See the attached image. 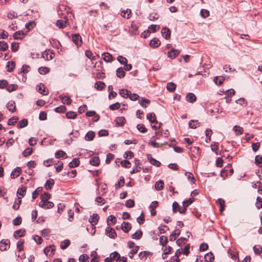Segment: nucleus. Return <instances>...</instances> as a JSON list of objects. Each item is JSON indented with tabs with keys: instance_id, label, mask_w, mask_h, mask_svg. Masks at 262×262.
Here are the masks:
<instances>
[{
	"instance_id": "obj_58",
	"label": "nucleus",
	"mask_w": 262,
	"mask_h": 262,
	"mask_svg": "<svg viewBox=\"0 0 262 262\" xmlns=\"http://www.w3.org/2000/svg\"><path fill=\"white\" fill-rule=\"evenodd\" d=\"M51 198V194L47 192H45L43 194L41 195L40 199L41 201H48Z\"/></svg>"
},
{
	"instance_id": "obj_35",
	"label": "nucleus",
	"mask_w": 262,
	"mask_h": 262,
	"mask_svg": "<svg viewBox=\"0 0 262 262\" xmlns=\"http://www.w3.org/2000/svg\"><path fill=\"white\" fill-rule=\"evenodd\" d=\"M225 78L224 77L216 76L214 78L213 81L217 85H221L223 83Z\"/></svg>"
},
{
	"instance_id": "obj_21",
	"label": "nucleus",
	"mask_w": 262,
	"mask_h": 262,
	"mask_svg": "<svg viewBox=\"0 0 262 262\" xmlns=\"http://www.w3.org/2000/svg\"><path fill=\"white\" fill-rule=\"evenodd\" d=\"M80 164V161L78 158H74L72 161L69 163V166L70 168H74L78 166Z\"/></svg>"
},
{
	"instance_id": "obj_4",
	"label": "nucleus",
	"mask_w": 262,
	"mask_h": 262,
	"mask_svg": "<svg viewBox=\"0 0 262 262\" xmlns=\"http://www.w3.org/2000/svg\"><path fill=\"white\" fill-rule=\"evenodd\" d=\"M39 206L45 209H50L53 207L54 203L48 201H41L39 203Z\"/></svg>"
},
{
	"instance_id": "obj_17",
	"label": "nucleus",
	"mask_w": 262,
	"mask_h": 262,
	"mask_svg": "<svg viewBox=\"0 0 262 262\" xmlns=\"http://www.w3.org/2000/svg\"><path fill=\"white\" fill-rule=\"evenodd\" d=\"M150 46L152 48H157L160 46L161 42L158 38H154L150 42Z\"/></svg>"
},
{
	"instance_id": "obj_19",
	"label": "nucleus",
	"mask_w": 262,
	"mask_h": 262,
	"mask_svg": "<svg viewBox=\"0 0 262 262\" xmlns=\"http://www.w3.org/2000/svg\"><path fill=\"white\" fill-rule=\"evenodd\" d=\"M181 231L179 229H175L169 236V240L174 241L176 239V236L180 235Z\"/></svg>"
},
{
	"instance_id": "obj_52",
	"label": "nucleus",
	"mask_w": 262,
	"mask_h": 262,
	"mask_svg": "<svg viewBox=\"0 0 262 262\" xmlns=\"http://www.w3.org/2000/svg\"><path fill=\"white\" fill-rule=\"evenodd\" d=\"M18 88V85L16 84H8V86L6 88V90L7 91L9 92H12L14 91H15Z\"/></svg>"
},
{
	"instance_id": "obj_57",
	"label": "nucleus",
	"mask_w": 262,
	"mask_h": 262,
	"mask_svg": "<svg viewBox=\"0 0 262 262\" xmlns=\"http://www.w3.org/2000/svg\"><path fill=\"white\" fill-rule=\"evenodd\" d=\"M70 244V241L69 239H65L60 244V248L62 249H66Z\"/></svg>"
},
{
	"instance_id": "obj_6",
	"label": "nucleus",
	"mask_w": 262,
	"mask_h": 262,
	"mask_svg": "<svg viewBox=\"0 0 262 262\" xmlns=\"http://www.w3.org/2000/svg\"><path fill=\"white\" fill-rule=\"evenodd\" d=\"M106 235L111 238H115L117 236V234L114 229L111 227H107L105 229Z\"/></svg>"
},
{
	"instance_id": "obj_45",
	"label": "nucleus",
	"mask_w": 262,
	"mask_h": 262,
	"mask_svg": "<svg viewBox=\"0 0 262 262\" xmlns=\"http://www.w3.org/2000/svg\"><path fill=\"white\" fill-rule=\"evenodd\" d=\"M33 152V149L31 147H27L22 152V155L25 157H27L32 154Z\"/></svg>"
},
{
	"instance_id": "obj_39",
	"label": "nucleus",
	"mask_w": 262,
	"mask_h": 262,
	"mask_svg": "<svg viewBox=\"0 0 262 262\" xmlns=\"http://www.w3.org/2000/svg\"><path fill=\"white\" fill-rule=\"evenodd\" d=\"M130 91L127 89H121L119 90V94L123 98H127Z\"/></svg>"
},
{
	"instance_id": "obj_51",
	"label": "nucleus",
	"mask_w": 262,
	"mask_h": 262,
	"mask_svg": "<svg viewBox=\"0 0 262 262\" xmlns=\"http://www.w3.org/2000/svg\"><path fill=\"white\" fill-rule=\"evenodd\" d=\"M8 45L5 41H0V50L2 51H5L8 49Z\"/></svg>"
},
{
	"instance_id": "obj_50",
	"label": "nucleus",
	"mask_w": 262,
	"mask_h": 262,
	"mask_svg": "<svg viewBox=\"0 0 262 262\" xmlns=\"http://www.w3.org/2000/svg\"><path fill=\"white\" fill-rule=\"evenodd\" d=\"M233 129L237 135H240L243 134V128L242 127H240L238 125H235L233 127Z\"/></svg>"
},
{
	"instance_id": "obj_16",
	"label": "nucleus",
	"mask_w": 262,
	"mask_h": 262,
	"mask_svg": "<svg viewBox=\"0 0 262 262\" xmlns=\"http://www.w3.org/2000/svg\"><path fill=\"white\" fill-rule=\"evenodd\" d=\"M7 109L11 112H14L16 111L15 103L14 101L11 100L8 102L6 105Z\"/></svg>"
},
{
	"instance_id": "obj_55",
	"label": "nucleus",
	"mask_w": 262,
	"mask_h": 262,
	"mask_svg": "<svg viewBox=\"0 0 262 262\" xmlns=\"http://www.w3.org/2000/svg\"><path fill=\"white\" fill-rule=\"evenodd\" d=\"M26 187H22L18 189L17 193L21 197H24L26 194Z\"/></svg>"
},
{
	"instance_id": "obj_2",
	"label": "nucleus",
	"mask_w": 262,
	"mask_h": 262,
	"mask_svg": "<svg viewBox=\"0 0 262 262\" xmlns=\"http://www.w3.org/2000/svg\"><path fill=\"white\" fill-rule=\"evenodd\" d=\"M10 247V241L9 239H3L0 242V250L4 251L9 249Z\"/></svg>"
},
{
	"instance_id": "obj_23",
	"label": "nucleus",
	"mask_w": 262,
	"mask_h": 262,
	"mask_svg": "<svg viewBox=\"0 0 262 262\" xmlns=\"http://www.w3.org/2000/svg\"><path fill=\"white\" fill-rule=\"evenodd\" d=\"M59 98L62 100L64 104H66L67 105H70L72 101L69 96H62V95H60Z\"/></svg>"
},
{
	"instance_id": "obj_7",
	"label": "nucleus",
	"mask_w": 262,
	"mask_h": 262,
	"mask_svg": "<svg viewBox=\"0 0 262 262\" xmlns=\"http://www.w3.org/2000/svg\"><path fill=\"white\" fill-rule=\"evenodd\" d=\"M180 53V52L179 50L172 49L170 51L167 52V56L171 59H173L177 57Z\"/></svg>"
},
{
	"instance_id": "obj_40",
	"label": "nucleus",
	"mask_w": 262,
	"mask_h": 262,
	"mask_svg": "<svg viewBox=\"0 0 262 262\" xmlns=\"http://www.w3.org/2000/svg\"><path fill=\"white\" fill-rule=\"evenodd\" d=\"M102 58L105 61L108 62L112 61L113 56L108 53H104L102 54Z\"/></svg>"
},
{
	"instance_id": "obj_61",
	"label": "nucleus",
	"mask_w": 262,
	"mask_h": 262,
	"mask_svg": "<svg viewBox=\"0 0 262 262\" xmlns=\"http://www.w3.org/2000/svg\"><path fill=\"white\" fill-rule=\"evenodd\" d=\"M42 190V188L39 187H37L35 191H34L32 193V197L33 200L35 199L37 196L38 194Z\"/></svg>"
},
{
	"instance_id": "obj_13",
	"label": "nucleus",
	"mask_w": 262,
	"mask_h": 262,
	"mask_svg": "<svg viewBox=\"0 0 262 262\" xmlns=\"http://www.w3.org/2000/svg\"><path fill=\"white\" fill-rule=\"evenodd\" d=\"M46 86L45 84L40 83L37 86V91L43 95H47L48 94V91L46 90Z\"/></svg>"
},
{
	"instance_id": "obj_31",
	"label": "nucleus",
	"mask_w": 262,
	"mask_h": 262,
	"mask_svg": "<svg viewBox=\"0 0 262 262\" xmlns=\"http://www.w3.org/2000/svg\"><path fill=\"white\" fill-rule=\"evenodd\" d=\"M15 67V63L14 61H10L7 62L6 67L7 68V71L9 72H11L13 71Z\"/></svg>"
},
{
	"instance_id": "obj_64",
	"label": "nucleus",
	"mask_w": 262,
	"mask_h": 262,
	"mask_svg": "<svg viewBox=\"0 0 262 262\" xmlns=\"http://www.w3.org/2000/svg\"><path fill=\"white\" fill-rule=\"evenodd\" d=\"M256 207L258 209H259L260 208H262V198L257 196L256 198Z\"/></svg>"
},
{
	"instance_id": "obj_63",
	"label": "nucleus",
	"mask_w": 262,
	"mask_h": 262,
	"mask_svg": "<svg viewBox=\"0 0 262 262\" xmlns=\"http://www.w3.org/2000/svg\"><path fill=\"white\" fill-rule=\"evenodd\" d=\"M89 256L86 254H81L79 257L80 262H88Z\"/></svg>"
},
{
	"instance_id": "obj_3",
	"label": "nucleus",
	"mask_w": 262,
	"mask_h": 262,
	"mask_svg": "<svg viewBox=\"0 0 262 262\" xmlns=\"http://www.w3.org/2000/svg\"><path fill=\"white\" fill-rule=\"evenodd\" d=\"M54 56V53L52 51H50L49 50H46L42 53V57L45 60L52 59Z\"/></svg>"
},
{
	"instance_id": "obj_47",
	"label": "nucleus",
	"mask_w": 262,
	"mask_h": 262,
	"mask_svg": "<svg viewBox=\"0 0 262 262\" xmlns=\"http://www.w3.org/2000/svg\"><path fill=\"white\" fill-rule=\"evenodd\" d=\"M18 120V117L14 116L8 119L7 124L9 125H14Z\"/></svg>"
},
{
	"instance_id": "obj_1",
	"label": "nucleus",
	"mask_w": 262,
	"mask_h": 262,
	"mask_svg": "<svg viewBox=\"0 0 262 262\" xmlns=\"http://www.w3.org/2000/svg\"><path fill=\"white\" fill-rule=\"evenodd\" d=\"M72 40L75 45L77 47L81 46L82 40L79 34H74L72 36Z\"/></svg>"
},
{
	"instance_id": "obj_8",
	"label": "nucleus",
	"mask_w": 262,
	"mask_h": 262,
	"mask_svg": "<svg viewBox=\"0 0 262 262\" xmlns=\"http://www.w3.org/2000/svg\"><path fill=\"white\" fill-rule=\"evenodd\" d=\"M68 25V19L67 18L62 20L59 19L57 20L56 23V25L59 28L63 29L65 28Z\"/></svg>"
},
{
	"instance_id": "obj_33",
	"label": "nucleus",
	"mask_w": 262,
	"mask_h": 262,
	"mask_svg": "<svg viewBox=\"0 0 262 262\" xmlns=\"http://www.w3.org/2000/svg\"><path fill=\"white\" fill-rule=\"evenodd\" d=\"M117 222L116 217L113 215H110L108 216L107 219V223L108 225L112 224V225H115Z\"/></svg>"
},
{
	"instance_id": "obj_46",
	"label": "nucleus",
	"mask_w": 262,
	"mask_h": 262,
	"mask_svg": "<svg viewBox=\"0 0 262 262\" xmlns=\"http://www.w3.org/2000/svg\"><path fill=\"white\" fill-rule=\"evenodd\" d=\"M55 157L57 159H59L60 158H66V153L61 150H59L57 151L55 153Z\"/></svg>"
},
{
	"instance_id": "obj_36",
	"label": "nucleus",
	"mask_w": 262,
	"mask_h": 262,
	"mask_svg": "<svg viewBox=\"0 0 262 262\" xmlns=\"http://www.w3.org/2000/svg\"><path fill=\"white\" fill-rule=\"evenodd\" d=\"M142 231L141 230H138L132 234L131 237L133 239H139L142 237Z\"/></svg>"
},
{
	"instance_id": "obj_54",
	"label": "nucleus",
	"mask_w": 262,
	"mask_h": 262,
	"mask_svg": "<svg viewBox=\"0 0 262 262\" xmlns=\"http://www.w3.org/2000/svg\"><path fill=\"white\" fill-rule=\"evenodd\" d=\"M212 130L210 129H206L205 134L206 137V142L209 143L211 140V136L212 134Z\"/></svg>"
},
{
	"instance_id": "obj_5",
	"label": "nucleus",
	"mask_w": 262,
	"mask_h": 262,
	"mask_svg": "<svg viewBox=\"0 0 262 262\" xmlns=\"http://www.w3.org/2000/svg\"><path fill=\"white\" fill-rule=\"evenodd\" d=\"M161 34L166 39H168L170 38L171 31L168 28L166 27L163 28L161 30Z\"/></svg>"
},
{
	"instance_id": "obj_15",
	"label": "nucleus",
	"mask_w": 262,
	"mask_h": 262,
	"mask_svg": "<svg viewBox=\"0 0 262 262\" xmlns=\"http://www.w3.org/2000/svg\"><path fill=\"white\" fill-rule=\"evenodd\" d=\"M121 228L125 233H127L132 229V225L128 222H123Z\"/></svg>"
},
{
	"instance_id": "obj_9",
	"label": "nucleus",
	"mask_w": 262,
	"mask_h": 262,
	"mask_svg": "<svg viewBox=\"0 0 262 262\" xmlns=\"http://www.w3.org/2000/svg\"><path fill=\"white\" fill-rule=\"evenodd\" d=\"M146 118L151 123L157 124L158 123L156 115L154 113H148L147 115Z\"/></svg>"
},
{
	"instance_id": "obj_14",
	"label": "nucleus",
	"mask_w": 262,
	"mask_h": 262,
	"mask_svg": "<svg viewBox=\"0 0 262 262\" xmlns=\"http://www.w3.org/2000/svg\"><path fill=\"white\" fill-rule=\"evenodd\" d=\"M21 172V169L19 167H17L13 169L11 172L10 177L12 179H15L18 177Z\"/></svg>"
},
{
	"instance_id": "obj_59",
	"label": "nucleus",
	"mask_w": 262,
	"mask_h": 262,
	"mask_svg": "<svg viewBox=\"0 0 262 262\" xmlns=\"http://www.w3.org/2000/svg\"><path fill=\"white\" fill-rule=\"evenodd\" d=\"M187 241V239L186 237H181L177 240L176 243L178 246L180 247L184 245Z\"/></svg>"
},
{
	"instance_id": "obj_60",
	"label": "nucleus",
	"mask_w": 262,
	"mask_h": 262,
	"mask_svg": "<svg viewBox=\"0 0 262 262\" xmlns=\"http://www.w3.org/2000/svg\"><path fill=\"white\" fill-rule=\"evenodd\" d=\"M160 29V26L157 25H151L148 27V29L152 33L156 32L157 31L159 30Z\"/></svg>"
},
{
	"instance_id": "obj_44",
	"label": "nucleus",
	"mask_w": 262,
	"mask_h": 262,
	"mask_svg": "<svg viewBox=\"0 0 262 262\" xmlns=\"http://www.w3.org/2000/svg\"><path fill=\"white\" fill-rule=\"evenodd\" d=\"M116 75L120 78H123L125 76V72L122 68H119L116 70Z\"/></svg>"
},
{
	"instance_id": "obj_30",
	"label": "nucleus",
	"mask_w": 262,
	"mask_h": 262,
	"mask_svg": "<svg viewBox=\"0 0 262 262\" xmlns=\"http://www.w3.org/2000/svg\"><path fill=\"white\" fill-rule=\"evenodd\" d=\"M186 100L190 103H193L196 101L195 95L192 93H188L186 97Z\"/></svg>"
},
{
	"instance_id": "obj_12",
	"label": "nucleus",
	"mask_w": 262,
	"mask_h": 262,
	"mask_svg": "<svg viewBox=\"0 0 262 262\" xmlns=\"http://www.w3.org/2000/svg\"><path fill=\"white\" fill-rule=\"evenodd\" d=\"M99 219V215L96 213H94L89 219V222L92 225L95 226L98 223Z\"/></svg>"
},
{
	"instance_id": "obj_27",
	"label": "nucleus",
	"mask_w": 262,
	"mask_h": 262,
	"mask_svg": "<svg viewBox=\"0 0 262 262\" xmlns=\"http://www.w3.org/2000/svg\"><path fill=\"white\" fill-rule=\"evenodd\" d=\"M105 84L103 81H97L95 84V88L99 91L102 90L103 89H104L105 88Z\"/></svg>"
},
{
	"instance_id": "obj_41",
	"label": "nucleus",
	"mask_w": 262,
	"mask_h": 262,
	"mask_svg": "<svg viewBox=\"0 0 262 262\" xmlns=\"http://www.w3.org/2000/svg\"><path fill=\"white\" fill-rule=\"evenodd\" d=\"M130 31L133 35L138 34V26L136 24H132L130 26Z\"/></svg>"
},
{
	"instance_id": "obj_22",
	"label": "nucleus",
	"mask_w": 262,
	"mask_h": 262,
	"mask_svg": "<svg viewBox=\"0 0 262 262\" xmlns=\"http://www.w3.org/2000/svg\"><path fill=\"white\" fill-rule=\"evenodd\" d=\"M164 183L163 180H159L156 182L155 185V189L158 191H160L164 188Z\"/></svg>"
},
{
	"instance_id": "obj_20",
	"label": "nucleus",
	"mask_w": 262,
	"mask_h": 262,
	"mask_svg": "<svg viewBox=\"0 0 262 262\" xmlns=\"http://www.w3.org/2000/svg\"><path fill=\"white\" fill-rule=\"evenodd\" d=\"M26 231L25 230H23L21 229L17 230L15 231L13 233V236L15 238H18V237H21L24 236L25 235Z\"/></svg>"
},
{
	"instance_id": "obj_42",
	"label": "nucleus",
	"mask_w": 262,
	"mask_h": 262,
	"mask_svg": "<svg viewBox=\"0 0 262 262\" xmlns=\"http://www.w3.org/2000/svg\"><path fill=\"white\" fill-rule=\"evenodd\" d=\"M28 121L26 119H24L21 120L19 123L17 124V127L18 128H21L25 127L28 125Z\"/></svg>"
},
{
	"instance_id": "obj_49",
	"label": "nucleus",
	"mask_w": 262,
	"mask_h": 262,
	"mask_svg": "<svg viewBox=\"0 0 262 262\" xmlns=\"http://www.w3.org/2000/svg\"><path fill=\"white\" fill-rule=\"evenodd\" d=\"M195 199L194 198L191 197L189 198L188 200L184 201L183 202V207H188L190 204H191L194 201Z\"/></svg>"
},
{
	"instance_id": "obj_34",
	"label": "nucleus",
	"mask_w": 262,
	"mask_h": 262,
	"mask_svg": "<svg viewBox=\"0 0 262 262\" xmlns=\"http://www.w3.org/2000/svg\"><path fill=\"white\" fill-rule=\"evenodd\" d=\"M77 116V114L76 113L73 111H69L66 114V118L69 119H74Z\"/></svg>"
},
{
	"instance_id": "obj_26",
	"label": "nucleus",
	"mask_w": 262,
	"mask_h": 262,
	"mask_svg": "<svg viewBox=\"0 0 262 262\" xmlns=\"http://www.w3.org/2000/svg\"><path fill=\"white\" fill-rule=\"evenodd\" d=\"M51 251V253L53 255L55 251V248L54 246H50L49 247H47L43 250L44 253L47 255L48 253Z\"/></svg>"
},
{
	"instance_id": "obj_32",
	"label": "nucleus",
	"mask_w": 262,
	"mask_h": 262,
	"mask_svg": "<svg viewBox=\"0 0 262 262\" xmlns=\"http://www.w3.org/2000/svg\"><path fill=\"white\" fill-rule=\"evenodd\" d=\"M204 258L206 262H212L214 259L213 254L212 252H208L206 254Z\"/></svg>"
},
{
	"instance_id": "obj_10",
	"label": "nucleus",
	"mask_w": 262,
	"mask_h": 262,
	"mask_svg": "<svg viewBox=\"0 0 262 262\" xmlns=\"http://www.w3.org/2000/svg\"><path fill=\"white\" fill-rule=\"evenodd\" d=\"M147 159L149 161V162L153 165L158 167H160L161 165V163L155 159V158H152L151 155L150 154H148L147 156Z\"/></svg>"
},
{
	"instance_id": "obj_56",
	"label": "nucleus",
	"mask_w": 262,
	"mask_h": 262,
	"mask_svg": "<svg viewBox=\"0 0 262 262\" xmlns=\"http://www.w3.org/2000/svg\"><path fill=\"white\" fill-rule=\"evenodd\" d=\"M120 254L117 251H114L110 254V257L113 260H116V261H118V259H120Z\"/></svg>"
},
{
	"instance_id": "obj_18",
	"label": "nucleus",
	"mask_w": 262,
	"mask_h": 262,
	"mask_svg": "<svg viewBox=\"0 0 262 262\" xmlns=\"http://www.w3.org/2000/svg\"><path fill=\"white\" fill-rule=\"evenodd\" d=\"M54 184V181L53 179H48L45 185V188L47 190H51Z\"/></svg>"
},
{
	"instance_id": "obj_11",
	"label": "nucleus",
	"mask_w": 262,
	"mask_h": 262,
	"mask_svg": "<svg viewBox=\"0 0 262 262\" xmlns=\"http://www.w3.org/2000/svg\"><path fill=\"white\" fill-rule=\"evenodd\" d=\"M115 122L116 126H122L125 124L126 119L124 117H118L116 118Z\"/></svg>"
},
{
	"instance_id": "obj_62",
	"label": "nucleus",
	"mask_w": 262,
	"mask_h": 262,
	"mask_svg": "<svg viewBox=\"0 0 262 262\" xmlns=\"http://www.w3.org/2000/svg\"><path fill=\"white\" fill-rule=\"evenodd\" d=\"M67 111V108L64 105H61L55 108V111L56 113H63Z\"/></svg>"
},
{
	"instance_id": "obj_37",
	"label": "nucleus",
	"mask_w": 262,
	"mask_h": 262,
	"mask_svg": "<svg viewBox=\"0 0 262 262\" xmlns=\"http://www.w3.org/2000/svg\"><path fill=\"white\" fill-rule=\"evenodd\" d=\"M95 136V134L94 132L89 131L86 133V134L85 136V139L86 141H92L93 140Z\"/></svg>"
},
{
	"instance_id": "obj_29",
	"label": "nucleus",
	"mask_w": 262,
	"mask_h": 262,
	"mask_svg": "<svg viewBox=\"0 0 262 262\" xmlns=\"http://www.w3.org/2000/svg\"><path fill=\"white\" fill-rule=\"evenodd\" d=\"M139 103L142 107L146 108L147 107L146 104L147 105L149 104L150 103V100L145 98L142 97L139 101Z\"/></svg>"
},
{
	"instance_id": "obj_25",
	"label": "nucleus",
	"mask_w": 262,
	"mask_h": 262,
	"mask_svg": "<svg viewBox=\"0 0 262 262\" xmlns=\"http://www.w3.org/2000/svg\"><path fill=\"white\" fill-rule=\"evenodd\" d=\"M216 204L220 206V211L221 212H223L225 207V202L222 199H219L216 202Z\"/></svg>"
},
{
	"instance_id": "obj_38",
	"label": "nucleus",
	"mask_w": 262,
	"mask_h": 262,
	"mask_svg": "<svg viewBox=\"0 0 262 262\" xmlns=\"http://www.w3.org/2000/svg\"><path fill=\"white\" fill-rule=\"evenodd\" d=\"M176 87V84L171 82H168L166 86L167 90L170 92H173L175 91Z\"/></svg>"
},
{
	"instance_id": "obj_48",
	"label": "nucleus",
	"mask_w": 262,
	"mask_h": 262,
	"mask_svg": "<svg viewBox=\"0 0 262 262\" xmlns=\"http://www.w3.org/2000/svg\"><path fill=\"white\" fill-rule=\"evenodd\" d=\"M25 34L23 31H18L14 33L13 34V38L14 39H21V36H24Z\"/></svg>"
},
{
	"instance_id": "obj_43",
	"label": "nucleus",
	"mask_w": 262,
	"mask_h": 262,
	"mask_svg": "<svg viewBox=\"0 0 262 262\" xmlns=\"http://www.w3.org/2000/svg\"><path fill=\"white\" fill-rule=\"evenodd\" d=\"M124 185V178L123 176H121L119 179V181L115 185L116 189L120 188Z\"/></svg>"
},
{
	"instance_id": "obj_24",
	"label": "nucleus",
	"mask_w": 262,
	"mask_h": 262,
	"mask_svg": "<svg viewBox=\"0 0 262 262\" xmlns=\"http://www.w3.org/2000/svg\"><path fill=\"white\" fill-rule=\"evenodd\" d=\"M89 163L91 165L98 166L100 164V160L98 157H94L90 160Z\"/></svg>"
},
{
	"instance_id": "obj_53",
	"label": "nucleus",
	"mask_w": 262,
	"mask_h": 262,
	"mask_svg": "<svg viewBox=\"0 0 262 262\" xmlns=\"http://www.w3.org/2000/svg\"><path fill=\"white\" fill-rule=\"evenodd\" d=\"M137 129L142 133H145L147 132V129L143 124H138L137 125Z\"/></svg>"
},
{
	"instance_id": "obj_28",
	"label": "nucleus",
	"mask_w": 262,
	"mask_h": 262,
	"mask_svg": "<svg viewBox=\"0 0 262 262\" xmlns=\"http://www.w3.org/2000/svg\"><path fill=\"white\" fill-rule=\"evenodd\" d=\"M233 171H234V170H233V169L232 168L225 167L223 170H221V171L220 172V175H221V177H224V172H227V173L226 174V176L228 173L230 175H231L233 173Z\"/></svg>"
}]
</instances>
